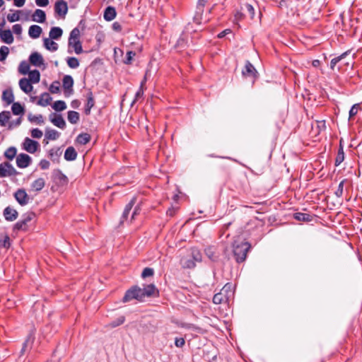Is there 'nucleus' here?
Returning a JSON list of instances; mask_svg holds the SVG:
<instances>
[{
	"label": "nucleus",
	"mask_w": 362,
	"mask_h": 362,
	"mask_svg": "<svg viewBox=\"0 0 362 362\" xmlns=\"http://www.w3.org/2000/svg\"><path fill=\"white\" fill-rule=\"evenodd\" d=\"M250 247V244L247 242L234 241L233 244V254L238 263L243 262L245 260Z\"/></svg>",
	"instance_id": "obj_1"
},
{
	"label": "nucleus",
	"mask_w": 362,
	"mask_h": 362,
	"mask_svg": "<svg viewBox=\"0 0 362 362\" xmlns=\"http://www.w3.org/2000/svg\"><path fill=\"white\" fill-rule=\"evenodd\" d=\"M80 30L78 28H74L70 33L69 37V47H72L76 54L83 52L82 44L79 40Z\"/></svg>",
	"instance_id": "obj_2"
},
{
	"label": "nucleus",
	"mask_w": 362,
	"mask_h": 362,
	"mask_svg": "<svg viewBox=\"0 0 362 362\" xmlns=\"http://www.w3.org/2000/svg\"><path fill=\"white\" fill-rule=\"evenodd\" d=\"M133 299L137 300L139 301L144 300L141 288L138 286H134L127 290L123 297L122 301L126 303Z\"/></svg>",
	"instance_id": "obj_3"
},
{
	"label": "nucleus",
	"mask_w": 362,
	"mask_h": 362,
	"mask_svg": "<svg viewBox=\"0 0 362 362\" xmlns=\"http://www.w3.org/2000/svg\"><path fill=\"white\" fill-rule=\"evenodd\" d=\"M18 174V171L8 162L0 164V177L15 176Z\"/></svg>",
	"instance_id": "obj_4"
},
{
	"label": "nucleus",
	"mask_w": 362,
	"mask_h": 362,
	"mask_svg": "<svg viewBox=\"0 0 362 362\" xmlns=\"http://www.w3.org/2000/svg\"><path fill=\"white\" fill-rule=\"evenodd\" d=\"M35 216V214L33 212L25 213L23 215L22 219L16 223L14 225V230H25L28 223L33 220Z\"/></svg>",
	"instance_id": "obj_5"
},
{
	"label": "nucleus",
	"mask_w": 362,
	"mask_h": 362,
	"mask_svg": "<svg viewBox=\"0 0 362 362\" xmlns=\"http://www.w3.org/2000/svg\"><path fill=\"white\" fill-rule=\"evenodd\" d=\"M73 86L74 79L72 76L70 75L64 76L62 79V86L64 88V93L66 97H69L71 94L73 93Z\"/></svg>",
	"instance_id": "obj_6"
},
{
	"label": "nucleus",
	"mask_w": 362,
	"mask_h": 362,
	"mask_svg": "<svg viewBox=\"0 0 362 362\" xmlns=\"http://www.w3.org/2000/svg\"><path fill=\"white\" fill-rule=\"evenodd\" d=\"M40 146L37 141L26 137L23 143V148L30 153H35Z\"/></svg>",
	"instance_id": "obj_7"
},
{
	"label": "nucleus",
	"mask_w": 362,
	"mask_h": 362,
	"mask_svg": "<svg viewBox=\"0 0 362 362\" xmlns=\"http://www.w3.org/2000/svg\"><path fill=\"white\" fill-rule=\"evenodd\" d=\"M54 12L59 16L64 18L68 12V5L64 0H57L54 4Z\"/></svg>",
	"instance_id": "obj_8"
},
{
	"label": "nucleus",
	"mask_w": 362,
	"mask_h": 362,
	"mask_svg": "<svg viewBox=\"0 0 362 362\" xmlns=\"http://www.w3.org/2000/svg\"><path fill=\"white\" fill-rule=\"evenodd\" d=\"M242 74L245 77H251L255 80L258 77V73L252 64L247 61L245 67L242 70Z\"/></svg>",
	"instance_id": "obj_9"
},
{
	"label": "nucleus",
	"mask_w": 362,
	"mask_h": 362,
	"mask_svg": "<svg viewBox=\"0 0 362 362\" xmlns=\"http://www.w3.org/2000/svg\"><path fill=\"white\" fill-rule=\"evenodd\" d=\"M32 158L25 153H20L16 156V165L20 168H25L30 165Z\"/></svg>",
	"instance_id": "obj_10"
},
{
	"label": "nucleus",
	"mask_w": 362,
	"mask_h": 362,
	"mask_svg": "<svg viewBox=\"0 0 362 362\" xmlns=\"http://www.w3.org/2000/svg\"><path fill=\"white\" fill-rule=\"evenodd\" d=\"M14 197L21 206H25L29 202V197L24 189H18L14 193Z\"/></svg>",
	"instance_id": "obj_11"
},
{
	"label": "nucleus",
	"mask_w": 362,
	"mask_h": 362,
	"mask_svg": "<svg viewBox=\"0 0 362 362\" xmlns=\"http://www.w3.org/2000/svg\"><path fill=\"white\" fill-rule=\"evenodd\" d=\"M50 122L59 129L66 128V122L60 114L52 113L49 115Z\"/></svg>",
	"instance_id": "obj_12"
},
{
	"label": "nucleus",
	"mask_w": 362,
	"mask_h": 362,
	"mask_svg": "<svg viewBox=\"0 0 362 362\" xmlns=\"http://www.w3.org/2000/svg\"><path fill=\"white\" fill-rule=\"evenodd\" d=\"M29 60L33 66L40 67L42 65H44L42 56L37 52H34L30 55Z\"/></svg>",
	"instance_id": "obj_13"
},
{
	"label": "nucleus",
	"mask_w": 362,
	"mask_h": 362,
	"mask_svg": "<svg viewBox=\"0 0 362 362\" xmlns=\"http://www.w3.org/2000/svg\"><path fill=\"white\" fill-rule=\"evenodd\" d=\"M3 214L5 219L8 221L16 220L18 216V211L10 206H7L4 209Z\"/></svg>",
	"instance_id": "obj_14"
},
{
	"label": "nucleus",
	"mask_w": 362,
	"mask_h": 362,
	"mask_svg": "<svg viewBox=\"0 0 362 362\" xmlns=\"http://www.w3.org/2000/svg\"><path fill=\"white\" fill-rule=\"evenodd\" d=\"M0 38L2 42L8 45L12 44L14 40L12 32L9 29L0 32Z\"/></svg>",
	"instance_id": "obj_15"
},
{
	"label": "nucleus",
	"mask_w": 362,
	"mask_h": 362,
	"mask_svg": "<svg viewBox=\"0 0 362 362\" xmlns=\"http://www.w3.org/2000/svg\"><path fill=\"white\" fill-rule=\"evenodd\" d=\"M21 89L25 93H29L33 90L32 83L26 78H23L19 81Z\"/></svg>",
	"instance_id": "obj_16"
},
{
	"label": "nucleus",
	"mask_w": 362,
	"mask_h": 362,
	"mask_svg": "<svg viewBox=\"0 0 362 362\" xmlns=\"http://www.w3.org/2000/svg\"><path fill=\"white\" fill-rule=\"evenodd\" d=\"M230 299L228 296H226L224 293L220 291V292L214 296L213 303L215 304L228 303Z\"/></svg>",
	"instance_id": "obj_17"
},
{
	"label": "nucleus",
	"mask_w": 362,
	"mask_h": 362,
	"mask_svg": "<svg viewBox=\"0 0 362 362\" xmlns=\"http://www.w3.org/2000/svg\"><path fill=\"white\" fill-rule=\"evenodd\" d=\"M94 105H95V100H94L93 93L91 91H89L87 93V103L86 104L85 110H84V112L86 115H88L90 114V110Z\"/></svg>",
	"instance_id": "obj_18"
},
{
	"label": "nucleus",
	"mask_w": 362,
	"mask_h": 362,
	"mask_svg": "<svg viewBox=\"0 0 362 362\" xmlns=\"http://www.w3.org/2000/svg\"><path fill=\"white\" fill-rule=\"evenodd\" d=\"M60 136V133L57 132L55 129H51V128H46L45 129V139L44 141L46 139L47 140H57Z\"/></svg>",
	"instance_id": "obj_19"
},
{
	"label": "nucleus",
	"mask_w": 362,
	"mask_h": 362,
	"mask_svg": "<svg viewBox=\"0 0 362 362\" xmlns=\"http://www.w3.org/2000/svg\"><path fill=\"white\" fill-rule=\"evenodd\" d=\"M42 32V29L37 25H33L30 26L28 30V35L33 39L38 38Z\"/></svg>",
	"instance_id": "obj_20"
},
{
	"label": "nucleus",
	"mask_w": 362,
	"mask_h": 362,
	"mask_svg": "<svg viewBox=\"0 0 362 362\" xmlns=\"http://www.w3.org/2000/svg\"><path fill=\"white\" fill-rule=\"evenodd\" d=\"M77 152L73 146H69L64 153V159L67 161L75 160L77 158Z\"/></svg>",
	"instance_id": "obj_21"
},
{
	"label": "nucleus",
	"mask_w": 362,
	"mask_h": 362,
	"mask_svg": "<svg viewBox=\"0 0 362 362\" xmlns=\"http://www.w3.org/2000/svg\"><path fill=\"white\" fill-rule=\"evenodd\" d=\"M117 15L115 8L113 6H107L104 11V19L107 21H112Z\"/></svg>",
	"instance_id": "obj_22"
},
{
	"label": "nucleus",
	"mask_w": 362,
	"mask_h": 362,
	"mask_svg": "<svg viewBox=\"0 0 362 362\" xmlns=\"http://www.w3.org/2000/svg\"><path fill=\"white\" fill-rule=\"evenodd\" d=\"M33 21L42 23L46 21L45 12L41 9H36L33 15Z\"/></svg>",
	"instance_id": "obj_23"
},
{
	"label": "nucleus",
	"mask_w": 362,
	"mask_h": 362,
	"mask_svg": "<svg viewBox=\"0 0 362 362\" xmlns=\"http://www.w3.org/2000/svg\"><path fill=\"white\" fill-rule=\"evenodd\" d=\"M156 291V288L154 284H148L144 288H141V293L143 294V298L145 297H151L153 296Z\"/></svg>",
	"instance_id": "obj_24"
},
{
	"label": "nucleus",
	"mask_w": 362,
	"mask_h": 362,
	"mask_svg": "<svg viewBox=\"0 0 362 362\" xmlns=\"http://www.w3.org/2000/svg\"><path fill=\"white\" fill-rule=\"evenodd\" d=\"M52 99V98L49 95V93H43L41 94V95L40 97V99L38 100L37 104L38 105H40V106H42V107H46L48 105H49Z\"/></svg>",
	"instance_id": "obj_25"
},
{
	"label": "nucleus",
	"mask_w": 362,
	"mask_h": 362,
	"mask_svg": "<svg viewBox=\"0 0 362 362\" xmlns=\"http://www.w3.org/2000/svg\"><path fill=\"white\" fill-rule=\"evenodd\" d=\"M2 99L4 100L8 105L14 103V95L11 89L5 90L2 93Z\"/></svg>",
	"instance_id": "obj_26"
},
{
	"label": "nucleus",
	"mask_w": 362,
	"mask_h": 362,
	"mask_svg": "<svg viewBox=\"0 0 362 362\" xmlns=\"http://www.w3.org/2000/svg\"><path fill=\"white\" fill-rule=\"evenodd\" d=\"M67 119L71 124H76L79 122L80 115L78 112L70 110L67 112Z\"/></svg>",
	"instance_id": "obj_27"
},
{
	"label": "nucleus",
	"mask_w": 362,
	"mask_h": 362,
	"mask_svg": "<svg viewBox=\"0 0 362 362\" xmlns=\"http://www.w3.org/2000/svg\"><path fill=\"white\" fill-rule=\"evenodd\" d=\"M63 30L59 27H52L49 31V37L52 40H58L62 35Z\"/></svg>",
	"instance_id": "obj_28"
},
{
	"label": "nucleus",
	"mask_w": 362,
	"mask_h": 362,
	"mask_svg": "<svg viewBox=\"0 0 362 362\" xmlns=\"http://www.w3.org/2000/svg\"><path fill=\"white\" fill-rule=\"evenodd\" d=\"M90 139H91V137L89 134L81 133L77 136V137L76 139V141L79 144L85 145L90 141Z\"/></svg>",
	"instance_id": "obj_29"
},
{
	"label": "nucleus",
	"mask_w": 362,
	"mask_h": 362,
	"mask_svg": "<svg viewBox=\"0 0 362 362\" xmlns=\"http://www.w3.org/2000/svg\"><path fill=\"white\" fill-rule=\"evenodd\" d=\"M44 46L45 48L49 51L55 52L58 49V45L52 39L45 38L44 39Z\"/></svg>",
	"instance_id": "obj_30"
},
{
	"label": "nucleus",
	"mask_w": 362,
	"mask_h": 362,
	"mask_svg": "<svg viewBox=\"0 0 362 362\" xmlns=\"http://www.w3.org/2000/svg\"><path fill=\"white\" fill-rule=\"evenodd\" d=\"M134 203H135V199L134 198L125 206V208L122 213L121 222H123L124 221L127 219L128 215H129V212L131 211V210L132 209V207L134 205Z\"/></svg>",
	"instance_id": "obj_31"
},
{
	"label": "nucleus",
	"mask_w": 362,
	"mask_h": 362,
	"mask_svg": "<svg viewBox=\"0 0 362 362\" xmlns=\"http://www.w3.org/2000/svg\"><path fill=\"white\" fill-rule=\"evenodd\" d=\"M45 185V179L42 177L37 178L31 185L33 189L38 192L40 191Z\"/></svg>",
	"instance_id": "obj_32"
},
{
	"label": "nucleus",
	"mask_w": 362,
	"mask_h": 362,
	"mask_svg": "<svg viewBox=\"0 0 362 362\" xmlns=\"http://www.w3.org/2000/svg\"><path fill=\"white\" fill-rule=\"evenodd\" d=\"M11 110L13 115H23L25 112L23 106L18 102H15L11 106Z\"/></svg>",
	"instance_id": "obj_33"
},
{
	"label": "nucleus",
	"mask_w": 362,
	"mask_h": 362,
	"mask_svg": "<svg viewBox=\"0 0 362 362\" xmlns=\"http://www.w3.org/2000/svg\"><path fill=\"white\" fill-rule=\"evenodd\" d=\"M28 76H29V78H28V79L30 80V81L32 83H37L40 80V71L37 69L30 71L28 73Z\"/></svg>",
	"instance_id": "obj_34"
},
{
	"label": "nucleus",
	"mask_w": 362,
	"mask_h": 362,
	"mask_svg": "<svg viewBox=\"0 0 362 362\" xmlns=\"http://www.w3.org/2000/svg\"><path fill=\"white\" fill-rule=\"evenodd\" d=\"M294 218L300 221L310 222L313 220V216L308 214L298 212L294 214Z\"/></svg>",
	"instance_id": "obj_35"
},
{
	"label": "nucleus",
	"mask_w": 362,
	"mask_h": 362,
	"mask_svg": "<svg viewBox=\"0 0 362 362\" xmlns=\"http://www.w3.org/2000/svg\"><path fill=\"white\" fill-rule=\"evenodd\" d=\"M221 292L224 293L226 296H228L230 298H232L234 296V291L233 284L230 283H227L221 290Z\"/></svg>",
	"instance_id": "obj_36"
},
{
	"label": "nucleus",
	"mask_w": 362,
	"mask_h": 362,
	"mask_svg": "<svg viewBox=\"0 0 362 362\" xmlns=\"http://www.w3.org/2000/svg\"><path fill=\"white\" fill-rule=\"evenodd\" d=\"M28 119L32 123H36L37 124H44V117L42 115H34L32 114H29L28 116Z\"/></svg>",
	"instance_id": "obj_37"
},
{
	"label": "nucleus",
	"mask_w": 362,
	"mask_h": 362,
	"mask_svg": "<svg viewBox=\"0 0 362 362\" xmlns=\"http://www.w3.org/2000/svg\"><path fill=\"white\" fill-rule=\"evenodd\" d=\"M344 160V148L341 144H340L339 148L338 149L337 155L335 158V165H339Z\"/></svg>",
	"instance_id": "obj_38"
},
{
	"label": "nucleus",
	"mask_w": 362,
	"mask_h": 362,
	"mask_svg": "<svg viewBox=\"0 0 362 362\" xmlns=\"http://www.w3.org/2000/svg\"><path fill=\"white\" fill-rule=\"evenodd\" d=\"M52 107L57 112H62L66 109V104L64 100H57L52 104Z\"/></svg>",
	"instance_id": "obj_39"
},
{
	"label": "nucleus",
	"mask_w": 362,
	"mask_h": 362,
	"mask_svg": "<svg viewBox=\"0 0 362 362\" xmlns=\"http://www.w3.org/2000/svg\"><path fill=\"white\" fill-rule=\"evenodd\" d=\"M11 118V114L8 111H2L0 112V125L1 127H5L6 122Z\"/></svg>",
	"instance_id": "obj_40"
},
{
	"label": "nucleus",
	"mask_w": 362,
	"mask_h": 362,
	"mask_svg": "<svg viewBox=\"0 0 362 362\" xmlns=\"http://www.w3.org/2000/svg\"><path fill=\"white\" fill-rule=\"evenodd\" d=\"M54 173L55 178L62 184H66L68 182L67 177L60 170H56Z\"/></svg>",
	"instance_id": "obj_41"
},
{
	"label": "nucleus",
	"mask_w": 362,
	"mask_h": 362,
	"mask_svg": "<svg viewBox=\"0 0 362 362\" xmlns=\"http://www.w3.org/2000/svg\"><path fill=\"white\" fill-rule=\"evenodd\" d=\"M17 150L16 147L11 146L6 150L4 156L8 160H13L16 156Z\"/></svg>",
	"instance_id": "obj_42"
},
{
	"label": "nucleus",
	"mask_w": 362,
	"mask_h": 362,
	"mask_svg": "<svg viewBox=\"0 0 362 362\" xmlns=\"http://www.w3.org/2000/svg\"><path fill=\"white\" fill-rule=\"evenodd\" d=\"M62 155V151L60 148H52L49 151V156L53 160L57 159Z\"/></svg>",
	"instance_id": "obj_43"
},
{
	"label": "nucleus",
	"mask_w": 362,
	"mask_h": 362,
	"mask_svg": "<svg viewBox=\"0 0 362 362\" xmlns=\"http://www.w3.org/2000/svg\"><path fill=\"white\" fill-rule=\"evenodd\" d=\"M348 52H345L342 53L341 55L333 58L330 62V68L333 70L336 64L347 56Z\"/></svg>",
	"instance_id": "obj_44"
},
{
	"label": "nucleus",
	"mask_w": 362,
	"mask_h": 362,
	"mask_svg": "<svg viewBox=\"0 0 362 362\" xmlns=\"http://www.w3.org/2000/svg\"><path fill=\"white\" fill-rule=\"evenodd\" d=\"M29 69H30V65L27 62L23 61L21 62L19 67H18V71L21 74H27L30 72Z\"/></svg>",
	"instance_id": "obj_45"
},
{
	"label": "nucleus",
	"mask_w": 362,
	"mask_h": 362,
	"mask_svg": "<svg viewBox=\"0 0 362 362\" xmlns=\"http://www.w3.org/2000/svg\"><path fill=\"white\" fill-rule=\"evenodd\" d=\"M68 66L71 69H76L79 66V61L77 58L71 57L66 59Z\"/></svg>",
	"instance_id": "obj_46"
},
{
	"label": "nucleus",
	"mask_w": 362,
	"mask_h": 362,
	"mask_svg": "<svg viewBox=\"0 0 362 362\" xmlns=\"http://www.w3.org/2000/svg\"><path fill=\"white\" fill-rule=\"evenodd\" d=\"M347 181L346 179H344L343 180H341L339 185H338V188L336 190V192H334V194L336 195V197H337L338 198H340L343 196V192H344V183Z\"/></svg>",
	"instance_id": "obj_47"
},
{
	"label": "nucleus",
	"mask_w": 362,
	"mask_h": 362,
	"mask_svg": "<svg viewBox=\"0 0 362 362\" xmlns=\"http://www.w3.org/2000/svg\"><path fill=\"white\" fill-rule=\"evenodd\" d=\"M192 260L194 261V262H201L202 261V254L200 252V251L196 248H192Z\"/></svg>",
	"instance_id": "obj_48"
},
{
	"label": "nucleus",
	"mask_w": 362,
	"mask_h": 362,
	"mask_svg": "<svg viewBox=\"0 0 362 362\" xmlns=\"http://www.w3.org/2000/svg\"><path fill=\"white\" fill-rule=\"evenodd\" d=\"M242 9L248 13L251 18H253L255 16V9L253 6L250 4H245Z\"/></svg>",
	"instance_id": "obj_49"
},
{
	"label": "nucleus",
	"mask_w": 362,
	"mask_h": 362,
	"mask_svg": "<svg viewBox=\"0 0 362 362\" xmlns=\"http://www.w3.org/2000/svg\"><path fill=\"white\" fill-rule=\"evenodd\" d=\"M60 83L59 81H55L54 82H52L49 88V90L52 93H58L59 92V90H60Z\"/></svg>",
	"instance_id": "obj_50"
},
{
	"label": "nucleus",
	"mask_w": 362,
	"mask_h": 362,
	"mask_svg": "<svg viewBox=\"0 0 362 362\" xmlns=\"http://www.w3.org/2000/svg\"><path fill=\"white\" fill-rule=\"evenodd\" d=\"M9 53L8 47L6 46H1L0 48V61L5 60Z\"/></svg>",
	"instance_id": "obj_51"
},
{
	"label": "nucleus",
	"mask_w": 362,
	"mask_h": 362,
	"mask_svg": "<svg viewBox=\"0 0 362 362\" xmlns=\"http://www.w3.org/2000/svg\"><path fill=\"white\" fill-rule=\"evenodd\" d=\"M208 0H198L197 6V16L199 14H202L204 11V7Z\"/></svg>",
	"instance_id": "obj_52"
},
{
	"label": "nucleus",
	"mask_w": 362,
	"mask_h": 362,
	"mask_svg": "<svg viewBox=\"0 0 362 362\" xmlns=\"http://www.w3.org/2000/svg\"><path fill=\"white\" fill-rule=\"evenodd\" d=\"M154 274V270L152 268L146 267L141 273V277L145 279L148 276H152Z\"/></svg>",
	"instance_id": "obj_53"
},
{
	"label": "nucleus",
	"mask_w": 362,
	"mask_h": 362,
	"mask_svg": "<svg viewBox=\"0 0 362 362\" xmlns=\"http://www.w3.org/2000/svg\"><path fill=\"white\" fill-rule=\"evenodd\" d=\"M19 13H20V11H18L14 13L8 14L7 20L11 23L19 21V19H20Z\"/></svg>",
	"instance_id": "obj_54"
},
{
	"label": "nucleus",
	"mask_w": 362,
	"mask_h": 362,
	"mask_svg": "<svg viewBox=\"0 0 362 362\" xmlns=\"http://www.w3.org/2000/svg\"><path fill=\"white\" fill-rule=\"evenodd\" d=\"M0 246L4 248H8L11 246L10 238L6 235L4 240L0 239Z\"/></svg>",
	"instance_id": "obj_55"
},
{
	"label": "nucleus",
	"mask_w": 362,
	"mask_h": 362,
	"mask_svg": "<svg viewBox=\"0 0 362 362\" xmlns=\"http://www.w3.org/2000/svg\"><path fill=\"white\" fill-rule=\"evenodd\" d=\"M30 134H31V136L33 138H35V139H40L43 134L42 132L37 128L33 129L30 132Z\"/></svg>",
	"instance_id": "obj_56"
},
{
	"label": "nucleus",
	"mask_w": 362,
	"mask_h": 362,
	"mask_svg": "<svg viewBox=\"0 0 362 362\" xmlns=\"http://www.w3.org/2000/svg\"><path fill=\"white\" fill-rule=\"evenodd\" d=\"M125 320V317L124 316H121L119 318H117L116 320L112 321L110 325L111 327H116L117 326H119L120 325L123 324Z\"/></svg>",
	"instance_id": "obj_57"
},
{
	"label": "nucleus",
	"mask_w": 362,
	"mask_h": 362,
	"mask_svg": "<svg viewBox=\"0 0 362 362\" xmlns=\"http://www.w3.org/2000/svg\"><path fill=\"white\" fill-rule=\"evenodd\" d=\"M358 108H359V104H355L351 107L349 112V119H351L352 117H354L355 115H357Z\"/></svg>",
	"instance_id": "obj_58"
},
{
	"label": "nucleus",
	"mask_w": 362,
	"mask_h": 362,
	"mask_svg": "<svg viewBox=\"0 0 362 362\" xmlns=\"http://www.w3.org/2000/svg\"><path fill=\"white\" fill-rule=\"evenodd\" d=\"M195 266H196V263L194 262V260H192L191 259L184 260V262H183V267L184 268L192 269V268L195 267Z\"/></svg>",
	"instance_id": "obj_59"
},
{
	"label": "nucleus",
	"mask_w": 362,
	"mask_h": 362,
	"mask_svg": "<svg viewBox=\"0 0 362 362\" xmlns=\"http://www.w3.org/2000/svg\"><path fill=\"white\" fill-rule=\"evenodd\" d=\"M135 55V52L133 51H129L127 53V56L124 60V63L127 64H129L132 62V57Z\"/></svg>",
	"instance_id": "obj_60"
},
{
	"label": "nucleus",
	"mask_w": 362,
	"mask_h": 362,
	"mask_svg": "<svg viewBox=\"0 0 362 362\" xmlns=\"http://www.w3.org/2000/svg\"><path fill=\"white\" fill-rule=\"evenodd\" d=\"M39 165L41 169L46 170L49 168L50 163L48 160L43 159L40 160Z\"/></svg>",
	"instance_id": "obj_61"
},
{
	"label": "nucleus",
	"mask_w": 362,
	"mask_h": 362,
	"mask_svg": "<svg viewBox=\"0 0 362 362\" xmlns=\"http://www.w3.org/2000/svg\"><path fill=\"white\" fill-rule=\"evenodd\" d=\"M185 344V341L183 338L180 337V338H175V345L177 346V347H179V348H181Z\"/></svg>",
	"instance_id": "obj_62"
},
{
	"label": "nucleus",
	"mask_w": 362,
	"mask_h": 362,
	"mask_svg": "<svg viewBox=\"0 0 362 362\" xmlns=\"http://www.w3.org/2000/svg\"><path fill=\"white\" fill-rule=\"evenodd\" d=\"M12 29L15 34L21 35L22 33V26L20 24L13 25Z\"/></svg>",
	"instance_id": "obj_63"
},
{
	"label": "nucleus",
	"mask_w": 362,
	"mask_h": 362,
	"mask_svg": "<svg viewBox=\"0 0 362 362\" xmlns=\"http://www.w3.org/2000/svg\"><path fill=\"white\" fill-rule=\"evenodd\" d=\"M144 95V90L141 88H139V89L136 91L135 94L134 100H133L132 105H133V103L136 102V100H138L139 98H141Z\"/></svg>",
	"instance_id": "obj_64"
}]
</instances>
